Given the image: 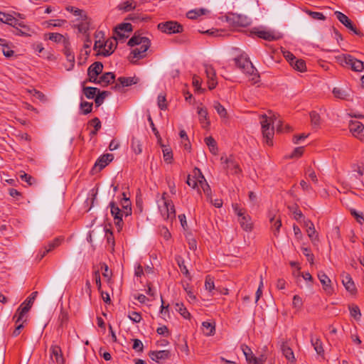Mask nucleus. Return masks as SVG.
<instances>
[{"mask_svg": "<svg viewBox=\"0 0 364 364\" xmlns=\"http://www.w3.org/2000/svg\"><path fill=\"white\" fill-rule=\"evenodd\" d=\"M0 21L9 26L15 22L12 15L1 11H0Z\"/></svg>", "mask_w": 364, "mask_h": 364, "instance_id": "a18cd8bd", "label": "nucleus"}, {"mask_svg": "<svg viewBox=\"0 0 364 364\" xmlns=\"http://www.w3.org/2000/svg\"><path fill=\"white\" fill-rule=\"evenodd\" d=\"M268 114L269 115H261L260 124L262 127L263 139H264L265 143L268 146H272V139L274 134V128L273 124L274 123L277 122V131L278 132H289L291 131V127L289 124H286L284 127L282 121L281 119H278L277 121L279 115L273 113L272 111H268Z\"/></svg>", "mask_w": 364, "mask_h": 364, "instance_id": "f257e3e1", "label": "nucleus"}, {"mask_svg": "<svg viewBox=\"0 0 364 364\" xmlns=\"http://www.w3.org/2000/svg\"><path fill=\"white\" fill-rule=\"evenodd\" d=\"M341 276H342V282H343V284L344 285L346 289L348 291L350 292L351 294L355 293L356 291V288H355V284H354L351 277L350 276V274L343 273Z\"/></svg>", "mask_w": 364, "mask_h": 364, "instance_id": "aec40b11", "label": "nucleus"}, {"mask_svg": "<svg viewBox=\"0 0 364 364\" xmlns=\"http://www.w3.org/2000/svg\"><path fill=\"white\" fill-rule=\"evenodd\" d=\"M205 72L208 78V85L210 90L214 89L217 85L215 71L211 65H205Z\"/></svg>", "mask_w": 364, "mask_h": 364, "instance_id": "dca6fc26", "label": "nucleus"}, {"mask_svg": "<svg viewBox=\"0 0 364 364\" xmlns=\"http://www.w3.org/2000/svg\"><path fill=\"white\" fill-rule=\"evenodd\" d=\"M132 31V26L130 23H122L118 25L114 29V37L116 40L122 41L129 37Z\"/></svg>", "mask_w": 364, "mask_h": 364, "instance_id": "6e6552de", "label": "nucleus"}, {"mask_svg": "<svg viewBox=\"0 0 364 364\" xmlns=\"http://www.w3.org/2000/svg\"><path fill=\"white\" fill-rule=\"evenodd\" d=\"M310 118L312 126L314 128H318L321 124L320 115L316 112L313 111L310 112Z\"/></svg>", "mask_w": 364, "mask_h": 364, "instance_id": "c03bdc74", "label": "nucleus"}, {"mask_svg": "<svg viewBox=\"0 0 364 364\" xmlns=\"http://www.w3.org/2000/svg\"><path fill=\"white\" fill-rule=\"evenodd\" d=\"M269 221L272 224V230L274 232V235H277L279 232L280 228L282 226L281 219L279 218H276V215L270 217Z\"/></svg>", "mask_w": 364, "mask_h": 364, "instance_id": "473e14b6", "label": "nucleus"}, {"mask_svg": "<svg viewBox=\"0 0 364 364\" xmlns=\"http://www.w3.org/2000/svg\"><path fill=\"white\" fill-rule=\"evenodd\" d=\"M109 95V92L108 91H102L97 92L96 97L95 99V102L96 107H100L103 104L105 99Z\"/></svg>", "mask_w": 364, "mask_h": 364, "instance_id": "4c0bfd02", "label": "nucleus"}, {"mask_svg": "<svg viewBox=\"0 0 364 364\" xmlns=\"http://www.w3.org/2000/svg\"><path fill=\"white\" fill-rule=\"evenodd\" d=\"M117 41L115 39V37L113 39L106 41L104 43L103 50L101 51V54L104 56L110 55L116 48Z\"/></svg>", "mask_w": 364, "mask_h": 364, "instance_id": "6ab92c4d", "label": "nucleus"}, {"mask_svg": "<svg viewBox=\"0 0 364 364\" xmlns=\"http://www.w3.org/2000/svg\"><path fill=\"white\" fill-rule=\"evenodd\" d=\"M227 20L234 26L246 27L250 23L247 16L240 14H230L227 16Z\"/></svg>", "mask_w": 364, "mask_h": 364, "instance_id": "f8f14e48", "label": "nucleus"}, {"mask_svg": "<svg viewBox=\"0 0 364 364\" xmlns=\"http://www.w3.org/2000/svg\"><path fill=\"white\" fill-rule=\"evenodd\" d=\"M20 178L23 180V181H25L28 185H32L35 183V179L34 178H33L31 176L26 173H23V174H21L20 175Z\"/></svg>", "mask_w": 364, "mask_h": 364, "instance_id": "0e129e2a", "label": "nucleus"}, {"mask_svg": "<svg viewBox=\"0 0 364 364\" xmlns=\"http://www.w3.org/2000/svg\"><path fill=\"white\" fill-rule=\"evenodd\" d=\"M318 277L323 286V289L328 293L331 294L333 288L331 285V279L328 277L323 272H320L318 274Z\"/></svg>", "mask_w": 364, "mask_h": 364, "instance_id": "412c9836", "label": "nucleus"}, {"mask_svg": "<svg viewBox=\"0 0 364 364\" xmlns=\"http://www.w3.org/2000/svg\"><path fill=\"white\" fill-rule=\"evenodd\" d=\"M333 94L335 97L341 100H349L350 99V93L340 87H334Z\"/></svg>", "mask_w": 364, "mask_h": 364, "instance_id": "c756f323", "label": "nucleus"}, {"mask_svg": "<svg viewBox=\"0 0 364 364\" xmlns=\"http://www.w3.org/2000/svg\"><path fill=\"white\" fill-rule=\"evenodd\" d=\"M220 161L222 164H224L223 168L231 174H238L241 172L242 170L239 163L232 155H230L229 156H223L220 158Z\"/></svg>", "mask_w": 364, "mask_h": 364, "instance_id": "423d86ee", "label": "nucleus"}, {"mask_svg": "<svg viewBox=\"0 0 364 364\" xmlns=\"http://www.w3.org/2000/svg\"><path fill=\"white\" fill-rule=\"evenodd\" d=\"M203 191L208 198V200L211 198V189L210 186L207 183H203L200 181Z\"/></svg>", "mask_w": 364, "mask_h": 364, "instance_id": "052dcab7", "label": "nucleus"}, {"mask_svg": "<svg viewBox=\"0 0 364 364\" xmlns=\"http://www.w3.org/2000/svg\"><path fill=\"white\" fill-rule=\"evenodd\" d=\"M31 306H32L30 304H28L26 301L21 304L14 316V318H16V323H18L23 320L24 316L29 311Z\"/></svg>", "mask_w": 364, "mask_h": 364, "instance_id": "f3484780", "label": "nucleus"}, {"mask_svg": "<svg viewBox=\"0 0 364 364\" xmlns=\"http://www.w3.org/2000/svg\"><path fill=\"white\" fill-rule=\"evenodd\" d=\"M103 70V64L101 62H95L92 63L87 70V74L92 75H99Z\"/></svg>", "mask_w": 364, "mask_h": 364, "instance_id": "7c9ffc66", "label": "nucleus"}, {"mask_svg": "<svg viewBox=\"0 0 364 364\" xmlns=\"http://www.w3.org/2000/svg\"><path fill=\"white\" fill-rule=\"evenodd\" d=\"M203 333L206 336H212L215 332V326L209 322L205 321L202 323Z\"/></svg>", "mask_w": 364, "mask_h": 364, "instance_id": "79ce46f5", "label": "nucleus"}, {"mask_svg": "<svg viewBox=\"0 0 364 364\" xmlns=\"http://www.w3.org/2000/svg\"><path fill=\"white\" fill-rule=\"evenodd\" d=\"M157 28L161 32L169 35L182 33L183 31V26L181 23L174 21H168L159 23Z\"/></svg>", "mask_w": 364, "mask_h": 364, "instance_id": "39448f33", "label": "nucleus"}, {"mask_svg": "<svg viewBox=\"0 0 364 364\" xmlns=\"http://www.w3.org/2000/svg\"><path fill=\"white\" fill-rule=\"evenodd\" d=\"M293 68L299 71L304 72L306 70V63L304 60L298 59L295 60L294 65H293Z\"/></svg>", "mask_w": 364, "mask_h": 364, "instance_id": "09e8293b", "label": "nucleus"}, {"mask_svg": "<svg viewBox=\"0 0 364 364\" xmlns=\"http://www.w3.org/2000/svg\"><path fill=\"white\" fill-rule=\"evenodd\" d=\"M206 145L209 147L211 153L217 154L218 147L215 140L212 136H208L205 139Z\"/></svg>", "mask_w": 364, "mask_h": 364, "instance_id": "e433bc0d", "label": "nucleus"}, {"mask_svg": "<svg viewBox=\"0 0 364 364\" xmlns=\"http://www.w3.org/2000/svg\"><path fill=\"white\" fill-rule=\"evenodd\" d=\"M163 153H164V161L168 163H171V159L173 158L171 151L168 149L166 148V149H163Z\"/></svg>", "mask_w": 364, "mask_h": 364, "instance_id": "338daca9", "label": "nucleus"}, {"mask_svg": "<svg viewBox=\"0 0 364 364\" xmlns=\"http://www.w3.org/2000/svg\"><path fill=\"white\" fill-rule=\"evenodd\" d=\"M59 319L60 321V325L62 326H67L68 324V314L65 311H61V314L59 316Z\"/></svg>", "mask_w": 364, "mask_h": 364, "instance_id": "774afa93", "label": "nucleus"}, {"mask_svg": "<svg viewBox=\"0 0 364 364\" xmlns=\"http://www.w3.org/2000/svg\"><path fill=\"white\" fill-rule=\"evenodd\" d=\"M128 317L134 323H139L141 320V316L136 311H131L129 313Z\"/></svg>", "mask_w": 364, "mask_h": 364, "instance_id": "5fc2aeb1", "label": "nucleus"}, {"mask_svg": "<svg viewBox=\"0 0 364 364\" xmlns=\"http://www.w3.org/2000/svg\"><path fill=\"white\" fill-rule=\"evenodd\" d=\"M141 146H142V145H141L140 140H139L138 139H136L135 137H133L132 139L131 147H132V149L134 151V152L136 154H139L141 153V151H142Z\"/></svg>", "mask_w": 364, "mask_h": 364, "instance_id": "58836bf2", "label": "nucleus"}, {"mask_svg": "<svg viewBox=\"0 0 364 364\" xmlns=\"http://www.w3.org/2000/svg\"><path fill=\"white\" fill-rule=\"evenodd\" d=\"M205 289L209 291H211L215 288L213 279L209 275L205 277Z\"/></svg>", "mask_w": 364, "mask_h": 364, "instance_id": "6e6d98bb", "label": "nucleus"}, {"mask_svg": "<svg viewBox=\"0 0 364 364\" xmlns=\"http://www.w3.org/2000/svg\"><path fill=\"white\" fill-rule=\"evenodd\" d=\"M304 225L306 228L309 237L311 241L318 240V234L316 232L314 223L309 220H304Z\"/></svg>", "mask_w": 364, "mask_h": 364, "instance_id": "5701e85b", "label": "nucleus"}, {"mask_svg": "<svg viewBox=\"0 0 364 364\" xmlns=\"http://www.w3.org/2000/svg\"><path fill=\"white\" fill-rule=\"evenodd\" d=\"M26 321V319L23 318V320L21 322L16 323L17 326L12 333V336L14 337H16L20 334L21 330L23 328V323Z\"/></svg>", "mask_w": 364, "mask_h": 364, "instance_id": "680f3d73", "label": "nucleus"}, {"mask_svg": "<svg viewBox=\"0 0 364 364\" xmlns=\"http://www.w3.org/2000/svg\"><path fill=\"white\" fill-rule=\"evenodd\" d=\"M115 75L113 73H105L99 77L98 84L102 87H107L114 82Z\"/></svg>", "mask_w": 364, "mask_h": 364, "instance_id": "b1692460", "label": "nucleus"}, {"mask_svg": "<svg viewBox=\"0 0 364 364\" xmlns=\"http://www.w3.org/2000/svg\"><path fill=\"white\" fill-rule=\"evenodd\" d=\"M306 12L315 20H325L326 17L322 13L306 10Z\"/></svg>", "mask_w": 364, "mask_h": 364, "instance_id": "603ef678", "label": "nucleus"}, {"mask_svg": "<svg viewBox=\"0 0 364 364\" xmlns=\"http://www.w3.org/2000/svg\"><path fill=\"white\" fill-rule=\"evenodd\" d=\"M139 78L136 77H120L117 80L112 89L121 92L124 87H129L138 83Z\"/></svg>", "mask_w": 364, "mask_h": 364, "instance_id": "9b49d317", "label": "nucleus"}, {"mask_svg": "<svg viewBox=\"0 0 364 364\" xmlns=\"http://www.w3.org/2000/svg\"><path fill=\"white\" fill-rule=\"evenodd\" d=\"M213 107L216 110L218 115L223 119H228V114L226 109L218 101L214 102Z\"/></svg>", "mask_w": 364, "mask_h": 364, "instance_id": "72a5a7b5", "label": "nucleus"}, {"mask_svg": "<svg viewBox=\"0 0 364 364\" xmlns=\"http://www.w3.org/2000/svg\"><path fill=\"white\" fill-rule=\"evenodd\" d=\"M292 305L293 307L296 309L297 310L301 309L303 305L301 298L298 295H294L293 297Z\"/></svg>", "mask_w": 364, "mask_h": 364, "instance_id": "864d4df0", "label": "nucleus"}, {"mask_svg": "<svg viewBox=\"0 0 364 364\" xmlns=\"http://www.w3.org/2000/svg\"><path fill=\"white\" fill-rule=\"evenodd\" d=\"M100 90L97 87H85L83 88V94L88 99H95L97 92H99Z\"/></svg>", "mask_w": 364, "mask_h": 364, "instance_id": "f704fd0d", "label": "nucleus"}, {"mask_svg": "<svg viewBox=\"0 0 364 364\" xmlns=\"http://www.w3.org/2000/svg\"><path fill=\"white\" fill-rule=\"evenodd\" d=\"M198 114L199 116L200 123L202 124L203 128H207L210 125V121L208 118V110L205 107H198Z\"/></svg>", "mask_w": 364, "mask_h": 364, "instance_id": "4be33fe9", "label": "nucleus"}, {"mask_svg": "<svg viewBox=\"0 0 364 364\" xmlns=\"http://www.w3.org/2000/svg\"><path fill=\"white\" fill-rule=\"evenodd\" d=\"M166 101V96L164 95L160 94L158 96V106L162 110L166 109L167 108Z\"/></svg>", "mask_w": 364, "mask_h": 364, "instance_id": "4d7b16f0", "label": "nucleus"}, {"mask_svg": "<svg viewBox=\"0 0 364 364\" xmlns=\"http://www.w3.org/2000/svg\"><path fill=\"white\" fill-rule=\"evenodd\" d=\"M175 309L178 312L183 318H190L191 314L187 311L186 308L183 304L176 303L175 305Z\"/></svg>", "mask_w": 364, "mask_h": 364, "instance_id": "a19ab883", "label": "nucleus"}, {"mask_svg": "<svg viewBox=\"0 0 364 364\" xmlns=\"http://www.w3.org/2000/svg\"><path fill=\"white\" fill-rule=\"evenodd\" d=\"M241 348H242V350L243 351V353L245 356L247 361L250 363H252V359H251V355H254L252 354L251 349L246 345H242L241 346Z\"/></svg>", "mask_w": 364, "mask_h": 364, "instance_id": "8fccbe9b", "label": "nucleus"}, {"mask_svg": "<svg viewBox=\"0 0 364 364\" xmlns=\"http://www.w3.org/2000/svg\"><path fill=\"white\" fill-rule=\"evenodd\" d=\"M142 46L141 45L140 48H136L132 50L129 56L130 60H132L133 58L140 59L144 58L146 51L142 52Z\"/></svg>", "mask_w": 364, "mask_h": 364, "instance_id": "ea45409f", "label": "nucleus"}, {"mask_svg": "<svg viewBox=\"0 0 364 364\" xmlns=\"http://www.w3.org/2000/svg\"><path fill=\"white\" fill-rule=\"evenodd\" d=\"M70 25L77 33L85 34L90 29V18L85 10L70 6Z\"/></svg>", "mask_w": 364, "mask_h": 364, "instance_id": "f03ea898", "label": "nucleus"}, {"mask_svg": "<svg viewBox=\"0 0 364 364\" xmlns=\"http://www.w3.org/2000/svg\"><path fill=\"white\" fill-rule=\"evenodd\" d=\"M281 350L285 358L289 361H294L295 358L292 349L285 343L281 346Z\"/></svg>", "mask_w": 364, "mask_h": 364, "instance_id": "2f4dec72", "label": "nucleus"}, {"mask_svg": "<svg viewBox=\"0 0 364 364\" xmlns=\"http://www.w3.org/2000/svg\"><path fill=\"white\" fill-rule=\"evenodd\" d=\"M310 341L315 351L318 355H323L324 353L322 341L318 337L314 336L313 334H311Z\"/></svg>", "mask_w": 364, "mask_h": 364, "instance_id": "a878e982", "label": "nucleus"}, {"mask_svg": "<svg viewBox=\"0 0 364 364\" xmlns=\"http://www.w3.org/2000/svg\"><path fill=\"white\" fill-rule=\"evenodd\" d=\"M46 36H48V38L50 41L56 42V43H60L62 41L65 42V37L63 35L58 33H50L46 34Z\"/></svg>", "mask_w": 364, "mask_h": 364, "instance_id": "de8ad7c7", "label": "nucleus"}, {"mask_svg": "<svg viewBox=\"0 0 364 364\" xmlns=\"http://www.w3.org/2000/svg\"><path fill=\"white\" fill-rule=\"evenodd\" d=\"M349 130L355 137L364 142V126L360 122L351 121L349 124Z\"/></svg>", "mask_w": 364, "mask_h": 364, "instance_id": "ddd939ff", "label": "nucleus"}, {"mask_svg": "<svg viewBox=\"0 0 364 364\" xmlns=\"http://www.w3.org/2000/svg\"><path fill=\"white\" fill-rule=\"evenodd\" d=\"M252 364H264L266 360V357L264 355H261L259 357H255L251 355Z\"/></svg>", "mask_w": 364, "mask_h": 364, "instance_id": "e2e57ef3", "label": "nucleus"}, {"mask_svg": "<svg viewBox=\"0 0 364 364\" xmlns=\"http://www.w3.org/2000/svg\"><path fill=\"white\" fill-rule=\"evenodd\" d=\"M114 159L112 154H105L100 156L96 161L93 169H97L99 171L103 169L109 163Z\"/></svg>", "mask_w": 364, "mask_h": 364, "instance_id": "2eb2a0df", "label": "nucleus"}, {"mask_svg": "<svg viewBox=\"0 0 364 364\" xmlns=\"http://www.w3.org/2000/svg\"><path fill=\"white\" fill-rule=\"evenodd\" d=\"M350 314L352 317H353L355 320H360L361 316V313L360 309L356 305H353L349 306Z\"/></svg>", "mask_w": 364, "mask_h": 364, "instance_id": "49530a36", "label": "nucleus"}, {"mask_svg": "<svg viewBox=\"0 0 364 364\" xmlns=\"http://www.w3.org/2000/svg\"><path fill=\"white\" fill-rule=\"evenodd\" d=\"M51 358L55 359L57 364H64V358L62 355V350L59 346H55L51 348Z\"/></svg>", "mask_w": 364, "mask_h": 364, "instance_id": "bb28decb", "label": "nucleus"}, {"mask_svg": "<svg viewBox=\"0 0 364 364\" xmlns=\"http://www.w3.org/2000/svg\"><path fill=\"white\" fill-rule=\"evenodd\" d=\"M122 195L123 198L121 200L122 210L124 213V217H127L132 215L131 201L128 198H127L124 193H123Z\"/></svg>", "mask_w": 364, "mask_h": 364, "instance_id": "cd10ccee", "label": "nucleus"}, {"mask_svg": "<svg viewBox=\"0 0 364 364\" xmlns=\"http://www.w3.org/2000/svg\"><path fill=\"white\" fill-rule=\"evenodd\" d=\"M149 357L152 360H154L159 363H163L164 360L170 357V352L166 350H159V351H151L149 353Z\"/></svg>", "mask_w": 364, "mask_h": 364, "instance_id": "a211bd4d", "label": "nucleus"}, {"mask_svg": "<svg viewBox=\"0 0 364 364\" xmlns=\"http://www.w3.org/2000/svg\"><path fill=\"white\" fill-rule=\"evenodd\" d=\"M241 228L245 231H250L252 228V223L248 215H243L238 219Z\"/></svg>", "mask_w": 364, "mask_h": 364, "instance_id": "c85d7f7f", "label": "nucleus"}, {"mask_svg": "<svg viewBox=\"0 0 364 364\" xmlns=\"http://www.w3.org/2000/svg\"><path fill=\"white\" fill-rule=\"evenodd\" d=\"M14 21L15 22L12 23V24H11L10 26L14 27V28L21 27L23 29H26V31H29L30 30L29 28L26 25H25L23 22L19 21L18 19H16L14 17Z\"/></svg>", "mask_w": 364, "mask_h": 364, "instance_id": "69168bd1", "label": "nucleus"}, {"mask_svg": "<svg viewBox=\"0 0 364 364\" xmlns=\"http://www.w3.org/2000/svg\"><path fill=\"white\" fill-rule=\"evenodd\" d=\"M133 349L137 352H142L144 348V345L142 342L137 338L133 339Z\"/></svg>", "mask_w": 364, "mask_h": 364, "instance_id": "bf43d9fd", "label": "nucleus"}, {"mask_svg": "<svg viewBox=\"0 0 364 364\" xmlns=\"http://www.w3.org/2000/svg\"><path fill=\"white\" fill-rule=\"evenodd\" d=\"M80 108L82 111V113L87 114L92 111V103L88 102H82L80 104Z\"/></svg>", "mask_w": 364, "mask_h": 364, "instance_id": "3c124183", "label": "nucleus"}, {"mask_svg": "<svg viewBox=\"0 0 364 364\" xmlns=\"http://www.w3.org/2000/svg\"><path fill=\"white\" fill-rule=\"evenodd\" d=\"M335 15L342 24L351 30L355 34L358 36L361 34L360 31L356 28V27L353 24L351 20L346 15L341 11H336Z\"/></svg>", "mask_w": 364, "mask_h": 364, "instance_id": "4468645a", "label": "nucleus"}, {"mask_svg": "<svg viewBox=\"0 0 364 364\" xmlns=\"http://www.w3.org/2000/svg\"><path fill=\"white\" fill-rule=\"evenodd\" d=\"M2 53L7 58H10L14 54V51L8 46L6 41L4 45H2Z\"/></svg>", "mask_w": 364, "mask_h": 364, "instance_id": "13d9d810", "label": "nucleus"}, {"mask_svg": "<svg viewBox=\"0 0 364 364\" xmlns=\"http://www.w3.org/2000/svg\"><path fill=\"white\" fill-rule=\"evenodd\" d=\"M166 193L162 195L163 204L159 205V210L163 218L166 220L172 221L176 218V210L171 200L166 198Z\"/></svg>", "mask_w": 364, "mask_h": 364, "instance_id": "20e7f679", "label": "nucleus"}, {"mask_svg": "<svg viewBox=\"0 0 364 364\" xmlns=\"http://www.w3.org/2000/svg\"><path fill=\"white\" fill-rule=\"evenodd\" d=\"M253 33L256 34L259 38L266 41H274L276 39L274 34L269 31L259 30V28H254Z\"/></svg>", "mask_w": 364, "mask_h": 364, "instance_id": "393cba45", "label": "nucleus"}, {"mask_svg": "<svg viewBox=\"0 0 364 364\" xmlns=\"http://www.w3.org/2000/svg\"><path fill=\"white\" fill-rule=\"evenodd\" d=\"M60 243V240L59 238H56L54 241L48 244V248L46 247L45 250L42 254L40 255V259H43L45 255L51 251L53 249H54L55 247L58 246Z\"/></svg>", "mask_w": 364, "mask_h": 364, "instance_id": "37998d69", "label": "nucleus"}, {"mask_svg": "<svg viewBox=\"0 0 364 364\" xmlns=\"http://www.w3.org/2000/svg\"><path fill=\"white\" fill-rule=\"evenodd\" d=\"M109 207L111 208V214L114 219L115 225L119 232L123 227L122 217L124 216V213L113 201L109 203Z\"/></svg>", "mask_w": 364, "mask_h": 364, "instance_id": "9d476101", "label": "nucleus"}, {"mask_svg": "<svg viewBox=\"0 0 364 364\" xmlns=\"http://www.w3.org/2000/svg\"><path fill=\"white\" fill-rule=\"evenodd\" d=\"M128 45L129 46H142V52L147 51L151 46L150 40L144 36H141L140 34H137L136 33L129 39L128 42Z\"/></svg>", "mask_w": 364, "mask_h": 364, "instance_id": "1a4fd4ad", "label": "nucleus"}, {"mask_svg": "<svg viewBox=\"0 0 364 364\" xmlns=\"http://www.w3.org/2000/svg\"><path fill=\"white\" fill-rule=\"evenodd\" d=\"M235 61L236 65L245 73L254 75L255 72H257V70L253 66L252 62L243 55L236 58Z\"/></svg>", "mask_w": 364, "mask_h": 364, "instance_id": "0eeeda50", "label": "nucleus"}, {"mask_svg": "<svg viewBox=\"0 0 364 364\" xmlns=\"http://www.w3.org/2000/svg\"><path fill=\"white\" fill-rule=\"evenodd\" d=\"M206 12H207V10L204 9H193V10L189 11L186 14V16H187V18H188L190 19H196L198 16L205 14Z\"/></svg>", "mask_w": 364, "mask_h": 364, "instance_id": "c9c22d12", "label": "nucleus"}, {"mask_svg": "<svg viewBox=\"0 0 364 364\" xmlns=\"http://www.w3.org/2000/svg\"><path fill=\"white\" fill-rule=\"evenodd\" d=\"M336 61L343 67L350 68L355 72L363 70V63L349 54H341L336 57Z\"/></svg>", "mask_w": 364, "mask_h": 364, "instance_id": "7ed1b4c3", "label": "nucleus"}]
</instances>
